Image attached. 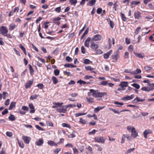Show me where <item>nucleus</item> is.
<instances>
[{"label":"nucleus","instance_id":"f257e3e1","mask_svg":"<svg viewBox=\"0 0 154 154\" xmlns=\"http://www.w3.org/2000/svg\"><path fill=\"white\" fill-rule=\"evenodd\" d=\"M90 44L91 48L96 50V35H94L91 39Z\"/></svg>","mask_w":154,"mask_h":154},{"label":"nucleus","instance_id":"f03ea898","mask_svg":"<svg viewBox=\"0 0 154 154\" xmlns=\"http://www.w3.org/2000/svg\"><path fill=\"white\" fill-rule=\"evenodd\" d=\"M0 32H1L0 34L4 35L8 32V30L5 26H2L0 28Z\"/></svg>","mask_w":154,"mask_h":154},{"label":"nucleus","instance_id":"7ed1b4c3","mask_svg":"<svg viewBox=\"0 0 154 154\" xmlns=\"http://www.w3.org/2000/svg\"><path fill=\"white\" fill-rule=\"evenodd\" d=\"M88 96H92L94 97H96V91L93 89H90V92L88 93Z\"/></svg>","mask_w":154,"mask_h":154},{"label":"nucleus","instance_id":"20e7f679","mask_svg":"<svg viewBox=\"0 0 154 154\" xmlns=\"http://www.w3.org/2000/svg\"><path fill=\"white\" fill-rule=\"evenodd\" d=\"M134 97V95L132 94L130 96L126 95L125 97L122 98L121 100H131Z\"/></svg>","mask_w":154,"mask_h":154},{"label":"nucleus","instance_id":"39448f33","mask_svg":"<svg viewBox=\"0 0 154 154\" xmlns=\"http://www.w3.org/2000/svg\"><path fill=\"white\" fill-rule=\"evenodd\" d=\"M119 51L117 50V52L115 54L112 55V56L113 61L116 62L119 57V56L118 54Z\"/></svg>","mask_w":154,"mask_h":154},{"label":"nucleus","instance_id":"423d86ee","mask_svg":"<svg viewBox=\"0 0 154 154\" xmlns=\"http://www.w3.org/2000/svg\"><path fill=\"white\" fill-rule=\"evenodd\" d=\"M138 133L135 128H133V129L131 131V135L133 138H136L138 136Z\"/></svg>","mask_w":154,"mask_h":154},{"label":"nucleus","instance_id":"0eeeda50","mask_svg":"<svg viewBox=\"0 0 154 154\" xmlns=\"http://www.w3.org/2000/svg\"><path fill=\"white\" fill-rule=\"evenodd\" d=\"M22 138L26 144H29L31 139L30 137L25 136H22Z\"/></svg>","mask_w":154,"mask_h":154},{"label":"nucleus","instance_id":"6e6552de","mask_svg":"<svg viewBox=\"0 0 154 154\" xmlns=\"http://www.w3.org/2000/svg\"><path fill=\"white\" fill-rule=\"evenodd\" d=\"M97 13L100 14L101 16L105 14V11L102 10L101 8H99L97 9Z\"/></svg>","mask_w":154,"mask_h":154},{"label":"nucleus","instance_id":"1a4fd4ad","mask_svg":"<svg viewBox=\"0 0 154 154\" xmlns=\"http://www.w3.org/2000/svg\"><path fill=\"white\" fill-rule=\"evenodd\" d=\"M107 95V93L105 92H98L97 91V98L102 97L104 96H106Z\"/></svg>","mask_w":154,"mask_h":154},{"label":"nucleus","instance_id":"9d476101","mask_svg":"<svg viewBox=\"0 0 154 154\" xmlns=\"http://www.w3.org/2000/svg\"><path fill=\"white\" fill-rule=\"evenodd\" d=\"M105 139L102 137H97V142L103 143L105 141Z\"/></svg>","mask_w":154,"mask_h":154},{"label":"nucleus","instance_id":"9b49d317","mask_svg":"<svg viewBox=\"0 0 154 154\" xmlns=\"http://www.w3.org/2000/svg\"><path fill=\"white\" fill-rule=\"evenodd\" d=\"M44 143V140L42 139H39L35 142V144L38 146L42 145Z\"/></svg>","mask_w":154,"mask_h":154},{"label":"nucleus","instance_id":"f8f14e48","mask_svg":"<svg viewBox=\"0 0 154 154\" xmlns=\"http://www.w3.org/2000/svg\"><path fill=\"white\" fill-rule=\"evenodd\" d=\"M145 100V99H140V98L137 97L132 101L133 103H137L139 102H143Z\"/></svg>","mask_w":154,"mask_h":154},{"label":"nucleus","instance_id":"ddd939ff","mask_svg":"<svg viewBox=\"0 0 154 154\" xmlns=\"http://www.w3.org/2000/svg\"><path fill=\"white\" fill-rule=\"evenodd\" d=\"M64 106H63V107L61 109L58 108L56 110L57 112H59V113H65L67 111V109L66 108H65Z\"/></svg>","mask_w":154,"mask_h":154},{"label":"nucleus","instance_id":"4468645a","mask_svg":"<svg viewBox=\"0 0 154 154\" xmlns=\"http://www.w3.org/2000/svg\"><path fill=\"white\" fill-rule=\"evenodd\" d=\"M112 50H110L106 53L104 54V58L105 59L108 58L109 56L111 55L112 53Z\"/></svg>","mask_w":154,"mask_h":154},{"label":"nucleus","instance_id":"2eb2a0df","mask_svg":"<svg viewBox=\"0 0 154 154\" xmlns=\"http://www.w3.org/2000/svg\"><path fill=\"white\" fill-rule=\"evenodd\" d=\"M91 40V38L88 37L86 40L85 43V47H89V42Z\"/></svg>","mask_w":154,"mask_h":154},{"label":"nucleus","instance_id":"dca6fc26","mask_svg":"<svg viewBox=\"0 0 154 154\" xmlns=\"http://www.w3.org/2000/svg\"><path fill=\"white\" fill-rule=\"evenodd\" d=\"M33 82V81H29L27 82L25 85V88L26 89H27L30 87L32 84Z\"/></svg>","mask_w":154,"mask_h":154},{"label":"nucleus","instance_id":"f3484780","mask_svg":"<svg viewBox=\"0 0 154 154\" xmlns=\"http://www.w3.org/2000/svg\"><path fill=\"white\" fill-rule=\"evenodd\" d=\"M29 108L31 109L30 111V112L31 113H34L35 112V110L34 107L32 103H29Z\"/></svg>","mask_w":154,"mask_h":154},{"label":"nucleus","instance_id":"a211bd4d","mask_svg":"<svg viewBox=\"0 0 154 154\" xmlns=\"http://www.w3.org/2000/svg\"><path fill=\"white\" fill-rule=\"evenodd\" d=\"M16 102H12L11 103L10 106L9 108V110H11L14 108L16 106Z\"/></svg>","mask_w":154,"mask_h":154},{"label":"nucleus","instance_id":"6ab92c4d","mask_svg":"<svg viewBox=\"0 0 154 154\" xmlns=\"http://www.w3.org/2000/svg\"><path fill=\"white\" fill-rule=\"evenodd\" d=\"M128 82H122L121 83V84L119 86H121L122 88H124V87L128 86Z\"/></svg>","mask_w":154,"mask_h":154},{"label":"nucleus","instance_id":"aec40b11","mask_svg":"<svg viewBox=\"0 0 154 154\" xmlns=\"http://www.w3.org/2000/svg\"><path fill=\"white\" fill-rule=\"evenodd\" d=\"M134 54L137 56V57L139 58H142L144 56V55L143 54L137 53H135L134 51Z\"/></svg>","mask_w":154,"mask_h":154},{"label":"nucleus","instance_id":"412c9836","mask_svg":"<svg viewBox=\"0 0 154 154\" xmlns=\"http://www.w3.org/2000/svg\"><path fill=\"white\" fill-rule=\"evenodd\" d=\"M48 144L51 146H57V144L55 143V142L52 141L50 140L48 142Z\"/></svg>","mask_w":154,"mask_h":154},{"label":"nucleus","instance_id":"4be33fe9","mask_svg":"<svg viewBox=\"0 0 154 154\" xmlns=\"http://www.w3.org/2000/svg\"><path fill=\"white\" fill-rule=\"evenodd\" d=\"M96 2L95 0H91L87 3V5L91 6H93L95 4Z\"/></svg>","mask_w":154,"mask_h":154},{"label":"nucleus","instance_id":"5701e85b","mask_svg":"<svg viewBox=\"0 0 154 154\" xmlns=\"http://www.w3.org/2000/svg\"><path fill=\"white\" fill-rule=\"evenodd\" d=\"M140 13L139 12H135L134 13V17L135 19H139L140 17Z\"/></svg>","mask_w":154,"mask_h":154},{"label":"nucleus","instance_id":"b1692460","mask_svg":"<svg viewBox=\"0 0 154 154\" xmlns=\"http://www.w3.org/2000/svg\"><path fill=\"white\" fill-rule=\"evenodd\" d=\"M142 91H152V89H149V87L148 86L143 87L141 89Z\"/></svg>","mask_w":154,"mask_h":154},{"label":"nucleus","instance_id":"393cba45","mask_svg":"<svg viewBox=\"0 0 154 154\" xmlns=\"http://www.w3.org/2000/svg\"><path fill=\"white\" fill-rule=\"evenodd\" d=\"M16 26V25L15 24L11 23L9 26V29L11 30H12L15 28Z\"/></svg>","mask_w":154,"mask_h":154},{"label":"nucleus","instance_id":"a878e982","mask_svg":"<svg viewBox=\"0 0 154 154\" xmlns=\"http://www.w3.org/2000/svg\"><path fill=\"white\" fill-rule=\"evenodd\" d=\"M141 71L140 69H137L136 70L132 72V74L133 75L140 73L141 72Z\"/></svg>","mask_w":154,"mask_h":154},{"label":"nucleus","instance_id":"bb28decb","mask_svg":"<svg viewBox=\"0 0 154 154\" xmlns=\"http://www.w3.org/2000/svg\"><path fill=\"white\" fill-rule=\"evenodd\" d=\"M114 103L117 105L116 106L117 107H120L124 105V103H122L119 102L117 101H115Z\"/></svg>","mask_w":154,"mask_h":154},{"label":"nucleus","instance_id":"cd10ccee","mask_svg":"<svg viewBox=\"0 0 154 154\" xmlns=\"http://www.w3.org/2000/svg\"><path fill=\"white\" fill-rule=\"evenodd\" d=\"M107 20L108 22V23L110 25L111 27L112 28H113L114 26V24L113 21L110 20V19H108Z\"/></svg>","mask_w":154,"mask_h":154},{"label":"nucleus","instance_id":"c85d7f7f","mask_svg":"<svg viewBox=\"0 0 154 154\" xmlns=\"http://www.w3.org/2000/svg\"><path fill=\"white\" fill-rule=\"evenodd\" d=\"M52 80L53 82V83L56 84L58 82V80L57 78L55 76H53L52 78Z\"/></svg>","mask_w":154,"mask_h":154},{"label":"nucleus","instance_id":"c756f323","mask_svg":"<svg viewBox=\"0 0 154 154\" xmlns=\"http://www.w3.org/2000/svg\"><path fill=\"white\" fill-rule=\"evenodd\" d=\"M148 85L149 86V89H152V91L154 89V83H149Z\"/></svg>","mask_w":154,"mask_h":154},{"label":"nucleus","instance_id":"7c9ffc66","mask_svg":"<svg viewBox=\"0 0 154 154\" xmlns=\"http://www.w3.org/2000/svg\"><path fill=\"white\" fill-rule=\"evenodd\" d=\"M85 68L86 70L90 71H92L95 69V68H92L90 66H85Z\"/></svg>","mask_w":154,"mask_h":154},{"label":"nucleus","instance_id":"2f4dec72","mask_svg":"<svg viewBox=\"0 0 154 154\" xmlns=\"http://www.w3.org/2000/svg\"><path fill=\"white\" fill-rule=\"evenodd\" d=\"M87 113H77L75 114V116L76 117H78L80 116L85 115Z\"/></svg>","mask_w":154,"mask_h":154},{"label":"nucleus","instance_id":"473e14b6","mask_svg":"<svg viewBox=\"0 0 154 154\" xmlns=\"http://www.w3.org/2000/svg\"><path fill=\"white\" fill-rule=\"evenodd\" d=\"M8 119L11 121H14L15 120V118L14 116L12 114H11L8 117Z\"/></svg>","mask_w":154,"mask_h":154},{"label":"nucleus","instance_id":"72a5a7b5","mask_svg":"<svg viewBox=\"0 0 154 154\" xmlns=\"http://www.w3.org/2000/svg\"><path fill=\"white\" fill-rule=\"evenodd\" d=\"M88 28H87L84 32L82 36H81V39H82V38H83L85 37V36L88 34Z\"/></svg>","mask_w":154,"mask_h":154},{"label":"nucleus","instance_id":"f704fd0d","mask_svg":"<svg viewBox=\"0 0 154 154\" xmlns=\"http://www.w3.org/2000/svg\"><path fill=\"white\" fill-rule=\"evenodd\" d=\"M121 16L122 18V20L124 21H126L127 20V19L126 17L125 16V14L122 12L120 13Z\"/></svg>","mask_w":154,"mask_h":154},{"label":"nucleus","instance_id":"c9c22d12","mask_svg":"<svg viewBox=\"0 0 154 154\" xmlns=\"http://www.w3.org/2000/svg\"><path fill=\"white\" fill-rule=\"evenodd\" d=\"M87 154H92V152L91 150V148L90 146H88L87 148Z\"/></svg>","mask_w":154,"mask_h":154},{"label":"nucleus","instance_id":"e433bc0d","mask_svg":"<svg viewBox=\"0 0 154 154\" xmlns=\"http://www.w3.org/2000/svg\"><path fill=\"white\" fill-rule=\"evenodd\" d=\"M92 62L90 61L89 59H86L84 60L83 63L85 64H89L90 63H92Z\"/></svg>","mask_w":154,"mask_h":154},{"label":"nucleus","instance_id":"4c0bfd02","mask_svg":"<svg viewBox=\"0 0 154 154\" xmlns=\"http://www.w3.org/2000/svg\"><path fill=\"white\" fill-rule=\"evenodd\" d=\"M131 85L133 86L137 89H139L140 88V86L137 83H134Z\"/></svg>","mask_w":154,"mask_h":154},{"label":"nucleus","instance_id":"58836bf2","mask_svg":"<svg viewBox=\"0 0 154 154\" xmlns=\"http://www.w3.org/2000/svg\"><path fill=\"white\" fill-rule=\"evenodd\" d=\"M39 96L38 95H32L30 96V99L31 100H33L34 99H36V98Z\"/></svg>","mask_w":154,"mask_h":154},{"label":"nucleus","instance_id":"ea45409f","mask_svg":"<svg viewBox=\"0 0 154 154\" xmlns=\"http://www.w3.org/2000/svg\"><path fill=\"white\" fill-rule=\"evenodd\" d=\"M87 101L89 103H92L94 101V99L92 98L86 97Z\"/></svg>","mask_w":154,"mask_h":154},{"label":"nucleus","instance_id":"a19ab883","mask_svg":"<svg viewBox=\"0 0 154 154\" xmlns=\"http://www.w3.org/2000/svg\"><path fill=\"white\" fill-rule=\"evenodd\" d=\"M64 106V107L66 108L67 109V108L69 107H71L72 108L73 107H75V105L74 104H69L67 105H65Z\"/></svg>","mask_w":154,"mask_h":154},{"label":"nucleus","instance_id":"79ce46f5","mask_svg":"<svg viewBox=\"0 0 154 154\" xmlns=\"http://www.w3.org/2000/svg\"><path fill=\"white\" fill-rule=\"evenodd\" d=\"M17 141L19 146L20 147L23 148L24 147V145L23 142L21 141H20L17 139Z\"/></svg>","mask_w":154,"mask_h":154},{"label":"nucleus","instance_id":"37998d69","mask_svg":"<svg viewBox=\"0 0 154 154\" xmlns=\"http://www.w3.org/2000/svg\"><path fill=\"white\" fill-rule=\"evenodd\" d=\"M125 134L122 135V137L121 140V143H124L125 142Z\"/></svg>","mask_w":154,"mask_h":154},{"label":"nucleus","instance_id":"c03bdc74","mask_svg":"<svg viewBox=\"0 0 154 154\" xmlns=\"http://www.w3.org/2000/svg\"><path fill=\"white\" fill-rule=\"evenodd\" d=\"M6 135L8 137H11L13 135V133L11 132L7 131L6 133Z\"/></svg>","mask_w":154,"mask_h":154},{"label":"nucleus","instance_id":"a18cd8bd","mask_svg":"<svg viewBox=\"0 0 154 154\" xmlns=\"http://www.w3.org/2000/svg\"><path fill=\"white\" fill-rule=\"evenodd\" d=\"M62 125L63 127H67L69 128H71V126H70L69 125L67 124L66 123H63L62 124Z\"/></svg>","mask_w":154,"mask_h":154},{"label":"nucleus","instance_id":"49530a36","mask_svg":"<svg viewBox=\"0 0 154 154\" xmlns=\"http://www.w3.org/2000/svg\"><path fill=\"white\" fill-rule=\"evenodd\" d=\"M54 73L56 76H57L59 74L60 71L58 69H55L54 71Z\"/></svg>","mask_w":154,"mask_h":154},{"label":"nucleus","instance_id":"de8ad7c7","mask_svg":"<svg viewBox=\"0 0 154 154\" xmlns=\"http://www.w3.org/2000/svg\"><path fill=\"white\" fill-rule=\"evenodd\" d=\"M144 69L146 71L148 72L151 70L152 68L148 66H146L144 67Z\"/></svg>","mask_w":154,"mask_h":154},{"label":"nucleus","instance_id":"09e8293b","mask_svg":"<svg viewBox=\"0 0 154 154\" xmlns=\"http://www.w3.org/2000/svg\"><path fill=\"white\" fill-rule=\"evenodd\" d=\"M141 29V27H137L136 30L135 32V34L136 35H137L138 34L139 32L140 31V29Z\"/></svg>","mask_w":154,"mask_h":154},{"label":"nucleus","instance_id":"8fccbe9b","mask_svg":"<svg viewBox=\"0 0 154 154\" xmlns=\"http://www.w3.org/2000/svg\"><path fill=\"white\" fill-rule=\"evenodd\" d=\"M53 104L54 105H56L57 106H59V107H60L61 106H62L63 104V103H62V102L60 103H53Z\"/></svg>","mask_w":154,"mask_h":154},{"label":"nucleus","instance_id":"3c124183","mask_svg":"<svg viewBox=\"0 0 154 154\" xmlns=\"http://www.w3.org/2000/svg\"><path fill=\"white\" fill-rule=\"evenodd\" d=\"M108 83L107 81H102L99 82L100 85H105Z\"/></svg>","mask_w":154,"mask_h":154},{"label":"nucleus","instance_id":"603ef678","mask_svg":"<svg viewBox=\"0 0 154 154\" xmlns=\"http://www.w3.org/2000/svg\"><path fill=\"white\" fill-rule=\"evenodd\" d=\"M109 109L110 110H112V112H113L115 113H117V114H118L120 113L119 112L117 111V110H116L115 109L112 108H109Z\"/></svg>","mask_w":154,"mask_h":154},{"label":"nucleus","instance_id":"864d4df0","mask_svg":"<svg viewBox=\"0 0 154 154\" xmlns=\"http://www.w3.org/2000/svg\"><path fill=\"white\" fill-rule=\"evenodd\" d=\"M46 124L48 126H53V125L52 123L50 121H48L46 122Z\"/></svg>","mask_w":154,"mask_h":154},{"label":"nucleus","instance_id":"5fc2aeb1","mask_svg":"<svg viewBox=\"0 0 154 154\" xmlns=\"http://www.w3.org/2000/svg\"><path fill=\"white\" fill-rule=\"evenodd\" d=\"M133 128H135L133 126H128L127 127V129L128 131H132V130L133 129Z\"/></svg>","mask_w":154,"mask_h":154},{"label":"nucleus","instance_id":"6e6d98bb","mask_svg":"<svg viewBox=\"0 0 154 154\" xmlns=\"http://www.w3.org/2000/svg\"><path fill=\"white\" fill-rule=\"evenodd\" d=\"M69 2H71V5H75V4L77 2V1L76 0H70Z\"/></svg>","mask_w":154,"mask_h":154},{"label":"nucleus","instance_id":"4d7b16f0","mask_svg":"<svg viewBox=\"0 0 154 154\" xmlns=\"http://www.w3.org/2000/svg\"><path fill=\"white\" fill-rule=\"evenodd\" d=\"M118 2H116L113 4V8L114 9L115 11H116L117 7L118 6V5H117Z\"/></svg>","mask_w":154,"mask_h":154},{"label":"nucleus","instance_id":"13d9d810","mask_svg":"<svg viewBox=\"0 0 154 154\" xmlns=\"http://www.w3.org/2000/svg\"><path fill=\"white\" fill-rule=\"evenodd\" d=\"M135 149L134 148H133L132 149H128L127 151V154H128L129 153H131V152H133L134 151Z\"/></svg>","mask_w":154,"mask_h":154},{"label":"nucleus","instance_id":"bf43d9fd","mask_svg":"<svg viewBox=\"0 0 154 154\" xmlns=\"http://www.w3.org/2000/svg\"><path fill=\"white\" fill-rule=\"evenodd\" d=\"M96 132V130H95V129H94L91 131L89 132L88 134H89V135H94L95 133Z\"/></svg>","mask_w":154,"mask_h":154},{"label":"nucleus","instance_id":"052dcab7","mask_svg":"<svg viewBox=\"0 0 154 154\" xmlns=\"http://www.w3.org/2000/svg\"><path fill=\"white\" fill-rule=\"evenodd\" d=\"M125 138H127V140L129 141H130L131 140V138L129 134H125Z\"/></svg>","mask_w":154,"mask_h":154},{"label":"nucleus","instance_id":"680f3d73","mask_svg":"<svg viewBox=\"0 0 154 154\" xmlns=\"http://www.w3.org/2000/svg\"><path fill=\"white\" fill-rule=\"evenodd\" d=\"M54 10L57 13L60 12L61 10V7H59L56 8Z\"/></svg>","mask_w":154,"mask_h":154},{"label":"nucleus","instance_id":"e2e57ef3","mask_svg":"<svg viewBox=\"0 0 154 154\" xmlns=\"http://www.w3.org/2000/svg\"><path fill=\"white\" fill-rule=\"evenodd\" d=\"M102 39V36L100 35H97V41L100 40Z\"/></svg>","mask_w":154,"mask_h":154},{"label":"nucleus","instance_id":"0e129e2a","mask_svg":"<svg viewBox=\"0 0 154 154\" xmlns=\"http://www.w3.org/2000/svg\"><path fill=\"white\" fill-rule=\"evenodd\" d=\"M140 3V2L139 1H133L131 2V4L132 5H137Z\"/></svg>","mask_w":154,"mask_h":154},{"label":"nucleus","instance_id":"69168bd1","mask_svg":"<svg viewBox=\"0 0 154 154\" xmlns=\"http://www.w3.org/2000/svg\"><path fill=\"white\" fill-rule=\"evenodd\" d=\"M66 60L69 62H71L72 61V59L69 56H67L66 58Z\"/></svg>","mask_w":154,"mask_h":154},{"label":"nucleus","instance_id":"338daca9","mask_svg":"<svg viewBox=\"0 0 154 154\" xmlns=\"http://www.w3.org/2000/svg\"><path fill=\"white\" fill-rule=\"evenodd\" d=\"M8 109H5L4 111L2 112V114L3 115H5V114L7 113L8 112Z\"/></svg>","mask_w":154,"mask_h":154},{"label":"nucleus","instance_id":"774afa93","mask_svg":"<svg viewBox=\"0 0 154 154\" xmlns=\"http://www.w3.org/2000/svg\"><path fill=\"white\" fill-rule=\"evenodd\" d=\"M5 150V148H2L0 152V154H6Z\"/></svg>","mask_w":154,"mask_h":154}]
</instances>
